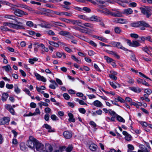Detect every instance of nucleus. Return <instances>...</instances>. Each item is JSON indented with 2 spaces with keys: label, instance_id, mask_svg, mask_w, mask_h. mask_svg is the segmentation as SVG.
I'll list each match as a JSON object with an SVG mask.
<instances>
[{
  "label": "nucleus",
  "instance_id": "nucleus-1",
  "mask_svg": "<svg viewBox=\"0 0 152 152\" xmlns=\"http://www.w3.org/2000/svg\"><path fill=\"white\" fill-rule=\"evenodd\" d=\"M131 26L134 27H142L140 28L141 30H144L145 29V27L147 28L150 27L149 25L144 21H140L134 22L130 24Z\"/></svg>",
  "mask_w": 152,
  "mask_h": 152
},
{
  "label": "nucleus",
  "instance_id": "nucleus-2",
  "mask_svg": "<svg viewBox=\"0 0 152 152\" xmlns=\"http://www.w3.org/2000/svg\"><path fill=\"white\" fill-rule=\"evenodd\" d=\"M98 11L105 15H110L114 17H121L122 16V13L121 12H112L106 8H104L103 10H98Z\"/></svg>",
  "mask_w": 152,
  "mask_h": 152
},
{
  "label": "nucleus",
  "instance_id": "nucleus-3",
  "mask_svg": "<svg viewBox=\"0 0 152 152\" xmlns=\"http://www.w3.org/2000/svg\"><path fill=\"white\" fill-rule=\"evenodd\" d=\"M16 24L10 23L9 27L17 30L24 29L25 28L23 23L21 22L15 21Z\"/></svg>",
  "mask_w": 152,
  "mask_h": 152
},
{
  "label": "nucleus",
  "instance_id": "nucleus-4",
  "mask_svg": "<svg viewBox=\"0 0 152 152\" xmlns=\"http://www.w3.org/2000/svg\"><path fill=\"white\" fill-rule=\"evenodd\" d=\"M140 9L141 10V12L143 15H145L147 18H149L152 15V11L148 7L145 8L140 7Z\"/></svg>",
  "mask_w": 152,
  "mask_h": 152
},
{
  "label": "nucleus",
  "instance_id": "nucleus-5",
  "mask_svg": "<svg viewBox=\"0 0 152 152\" xmlns=\"http://www.w3.org/2000/svg\"><path fill=\"white\" fill-rule=\"evenodd\" d=\"M13 10H14V13L17 16L21 17L23 15H27L28 14L26 12L18 9Z\"/></svg>",
  "mask_w": 152,
  "mask_h": 152
},
{
  "label": "nucleus",
  "instance_id": "nucleus-6",
  "mask_svg": "<svg viewBox=\"0 0 152 152\" xmlns=\"http://www.w3.org/2000/svg\"><path fill=\"white\" fill-rule=\"evenodd\" d=\"M35 145L37 151H40L44 149V145L37 140H36Z\"/></svg>",
  "mask_w": 152,
  "mask_h": 152
},
{
  "label": "nucleus",
  "instance_id": "nucleus-7",
  "mask_svg": "<svg viewBox=\"0 0 152 152\" xmlns=\"http://www.w3.org/2000/svg\"><path fill=\"white\" fill-rule=\"evenodd\" d=\"M36 140H37L34 139L33 141L31 140L28 141L27 144V146L31 148H34L35 145Z\"/></svg>",
  "mask_w": 152,
  "mask_h": 152
},
{
  "label": "nucleus",
  "instance_id": "nucleus-8",
  "mask_svg": "<svg viewBox=\"0 0 152 152\" xmlns=\"http://www.w3.org/2000/svg\"><path fill=\"white\" fill-rule=\"evenodd\" d=\"M129 89L132 91L136 93H140L141 92L142 89L138 87H130Z\"/></svg>",
  "mask_w": 152,
  "mask_h": 152
},
{
  "label": "nucleus",
  "instance_id": "nucleus-9",
  "mask_svg": "<svg viewBox=\"0 0 152 152\" xmlns=\"http://www.w3.org/2000/svg\"><path fill=\"white\" fill-rule=\"evenodd\" d=\"M89 20L92 21L101 22L102 20V19L96 16L93 15L89 18Z\"/></svg>",
  "mask_w": 152,
  "mask_h": 152
},
{
  "label": "nucleus",
  "instance_id": "nucleus-10",
  "mask_svg": "<svg viewBox=\"0 0 152 152\" xmlns=\"http://www.w3.org/2000/svg\"><path fill=\"white\" fill-rule=\"evenodd\" d=\"M34 75L38 80H41L44 82L46 81V79L44 77L41 76L39 74L35 73Z\"/></svg>",
  "mask_w": 152,
  "mask_h": 152
},
{
  "label": "nucleus",
  "instance_id": "nucleus-11",
  "mask_svg": "<svg viewBox=\"0 0 152 152\" xmlns=\"http://www.w3.org/2000/svg\"><path fill=\"white\" fill-rule=\"evenodd\" d=\"M70 22L74 25H78L82 28H84L83 26L81 25L82 23L80 20H71Z\"/></svg>",
  "mask_w": 152,
  "mask_h": 152
},
{
  "label": "nucleus",
  "instance_id": "nucleus-12",
  "mask_svg": "<svg viewBox=\"0 0 152 152\" xmlns=\"http://www.w3.org/2000/svg\"><path fill=\"white\" fill-rule=\"evenodd\" d=\"M122 133L125 136V139L126 140L130 141L131 140L132 137L126 131H123Z\"/></svg>",
  "mask_w": 152,
  "mask_h": 152
},
{
  "label": "nucleus",
  "instance_id": "nucleus-13",
  "mask_svg": "<svg viewBox=\"0 0 152 152\" xmlns=\"http://www.w3.org/2000/svg\"><path fill=\"white\" fill-rule=\"evenodd\" d=\"M132 10L130 8H128L124 10L122 13L126 15H128L132 14Z\"/></svg>",
  "mask_w": 152,
  "mask_h": 152
},
{
  "label": "nucleus",
  "instance_id": "nucleus-14",
  "mask_svg": "<svg viewBox=\"0 0 152 152\" xmlns=\"http://www.w3.org/2000/svg\"><path fill=\"white\" fill-rule=\"evenodd\" d=\"M83 28H85V29H79V31L82 33L88 34H90L91 33V30L85 27Z\"/></svg>",
  "mask_w": 152,
  "mask_h": 152
},
{
  "label": "nucleus",
  "instance_id": "nucleus-15",
  "mask_svg": "<svg viewBox=\"0 0 152 152\" xmlns=\"http://www.w3.org/2000/svg\"><path fill=\"white\" fill-rule=\"evenodd\" d=\"M63 135L64 137L66 139H70L72 137L71 133L67 131L64 132Z\"/></svg>",
  "mask_w": 152,
  "mask_h": 152
},
{
  "label": "nucleus",
  "instance_id": "nucleus-16",
  "mask_svg": "<svg viewBox=\"0 0 152 152\" xmlns=\"http://www.w3.org/2000/svg\"><path fill=\"white\" fill-rule=\"evenodd\" d=\"M43 127H45L46 129H48V132H54V129H52L51 127L49 125L47 124H45L42 126Z\"/></svg>",
  "mask_w": 152,
  "mask_h": 152
},
{
  "label": "nucleus",
  "instance_id": "nucleus-17",
  "mask_svg": "<svg viewBox=\"0 0 152 152\" xmlns=\"http://www.w3.org/2000/svg\"><path fill=\"white\" fill-rule=\"evenodd\" d=\"M97 145L95 144H91L89 146V149L93 152H96V150L97 148Z\"/></svg>",
  "mask_w": 152,
  "mask_h": 152
},
{
  "label": "nucleus",
  "instance_id": "nucleus-18",
  "mask_svg": "<svg viewBox=\"0 0 152 152\" xmlns=\"http://www.w3.org/2000/svg\"><path fill=\"white\" fill-rule=\"evenodd\" d=\"M45 151L46 152H51L53 148L51 145L49 144H46L45 146Z\"/></svg>",
  "mask_w": 152,
  "mask_h": 152
},
{
  "label": "nucleus",
  "instance_id": "nucleus-19",
  "mask_svg": "<svg viewBox=\"0 0 152 152\" xmlns=\"http://www.w3.org/2000/svg\"><path fill=\"white\" fill-rule=\"evenodd\" d=\"M93 104L95 106L99 107H101L103 105L102 103L98 100H96L94 101Z\"/></svg>",
  "mask_w": 152,
  "mask_h": 152
},
{
  "label": "nucleus",
  "instance_id": "nucleus-20",
  "mask_svg": "<svg viewBox=\"0 0 152 152\" xmlns=\"http://www.w3.org/2000/svg\"><path fill=\"white\" fill-rule=\"evenodd\" d=\"M51 23L52 24L54 25L59 26H62L64 27H66V26L65 24L64 23H61L60 22L52 21L51 22Z\"/></svg>",
  "mask_w": 152,
  "mask_h": 152
},
{
  "label": "nucleus",
  "instance_id": "nucleus-21",
  "mask_svg": "<svg viewBox=\"0 0 152 152\" xmlns=\"http://www.w3.org/2000/svg\"><path fill=\"white\" fill-rule=\"evenodd\" d=\"M116 47H117L118 48L122 49L124 51H131V50H129L126 48L123 47L121 43L120 42H117V46H116Z\"/></svg>",
  "mask_w": 152,
  "mask_h": 152
},
{
  "label": "nucleus",
  "instance_id": "nucleus-22",
  "mask_svg": "<svg viewBox=\"0 0 152 152\" xmlns=\"http://www.w3.org/2000/svg\"><path fill=\"white\" fill-rule=\"evenodd\" d=\"M106 52L109 54L113 55L118 59L120 58V56L115 52L107 50L106 51Z\"/></svg>",
  "mask_w": 152,
  "mask_h": 152
},
{
  "label": "nucleus",
  "instance_id": "nucleus-23",
  "mask_svg": "<svg viewBox=\"0 0 152 152\" xmlns=\"http://www.w3.org/2000/svg\"><path fill=\"white\" fill-rule=\"evenodd\" d=\"M68 115L69 117L68 120L72 122H75V119L74 118L73 114L71 113H69L68 114Z\"/></svg>",
  "mask_w": 152,
  "mask_h": 152
},
{
  "label": "nucleus",
  "instance_id": "nucleus-24",
  "mask_svg": "<svg viewBox=\"0 0 152 152\" xmlns=\"http://www.w3.org/2000/svg\"><path fill=\"white\" fill-rule=\"evenodd\" d=\"M28 33L30 35H35L37 37H40L41 36V35L39 33H36L35 31H29L28 32Z\"/></svg>",
  "mask_w": 152,
  "mask_h": 152
},
{
  "label": "nucleus",
  "instance_id": "nucleus-25",
  "mask_svg": "<svg viewBox=\"0 0 152 152\" xmlns=\"http://www.w3.org/2000/svg\"><path fill=\"white\" fill-rule=\"evenodd\" d=\"M4 18H7L12 19L15 21L17 20H16V17L13 15H6L5 16Z\"/></svg>",
  "mask_w": 152,
  "mask_h": 152
},
{
  "label": "nucleus",
  "instance_id": "nucleus-26",
  "mask_svg": "<svg viewBox=\"0 0 152 152\" xmlns=\"http://www.w3.org/2000/svg\"><path fill=\"white\" fill-rule=\"evenodd\" d=\"M9 96V95L7 93H4L2 94L1 99L3 102L7 100V98Z\"/></svg>",
  "mask_w": 152,
  "mask_h": 152
},
{
  "label": "nucleus",
  "instance_id": "nucleus-27",
  "mask_svg": "<svg viewBox=\"0 0 152 152\" xmlns=\"http://www.w3.org/2000/svg\"><path fill=\"white\" fill-rule=\"evenodd\" d=\"M104 58L107 63H111L112 61H114V60L113 59L107 56H104Z\"/></svg>",
  "mask_w": 152,
  "mask_h": 152
},
{
  "label": "nucleus",
  "instance_id": "nucleus-28",
  "mask_svg": "<svg viewBox=\"0 0 152 152\" xmlns=\"http://www.w3.org/2000/svg\"><path fill=\"white\" fill-rule=\"evenodd\" d=\"M140 44L136 41H132V46L134 47H137L140 46Z\"/></svg>",
  "mask_w": 152,
  "mask_h": 152
},
{
  "label": "nucleus",
  "instance_id": "nucleus-29",
  "mask_svg": "<svg viewBox=\"0 0 152 152\" xmlns=\"http://www.w3.org/2000/svg\"><path fill=\"white\" fill-rule=\"evenodd\" d=\"M73 146L72 144L69 145L66 148V151L67 152H70L72 150Z\"/></svg>",
  "mask_w": 152,
  "mask_h": 152
},
{
  "label": "nucleus",
  "instance_id": "nucleus-30",
  "mask_svg": "<svg viewBox=\"0 0 152 152\" xmlns=\"http://www.w3.org/2000/svg\"><path fill=\"white\" fill-rule=\"evenodd\" d=\"M82 25H83L84 27H88L91 28H93L94 26L93 24L89 23H82Z\"/></svg>",
  "mask_w": 152,
  "mask_h": 152
},
{
  "label": "nucleus",
  "instance_id": "nucleus-31",
  "mask_svg": "<svg viewBox=\"0 0 152 152\" xmlns=\"http://www.w3.org/2000/svg\"><path fill=\"white\" fill-rule=\"evenodd\" d=\"M117 119L120 122L123 123H124L125 122V120L122 117L118 115H117Z\"/></svg>",
  "mask_w": 152,
  "mask_h": 152
},
{
  "label": "nucleus",
  "instance_id": "nucleus-32",
  "mask_svg": "<svg viewBox=\"0 0 152 152\" xmlns=\"http://www.w3.org/2000/svg\"><path fill=\"white\" fill-rule=\"evenodd\" d=\"M14 86V91L17 94H19L20 92V90L19 89L17 85H15Z\"/></svg>",
  "mask_w": 152,
  "mask_h": 152
},
{
  "label": "nucleus",
  "instance_id": "nucleus-33",
  "mask_svg": "<svg viewBox=\"0 0 152 152\" xmlns=\"http://www.w3.org/2000/svg\"><path fill=\"white\" fill-rule=\"evenodd\" d=\"M45 33L50 35H54L55 34L54 32L50 30H48L45 31Z\"/></svg>",
  "mask_w": 152,
  "mask_h": 152
},
{
  "label": "nucleus",
  "instance_id": "nucleus-34",
  "mask_svg": "<svg viewBox=\"0 0 152 152\" xmlns=\"http://www.w3.org/2000/svg\"><path fill=\"white\" fill-rule=\"evenodd\" d=\"M49 43L50 45H53L56 48L58 47L59 46V45L58 44L52 41H49Z\"/></svg>",
  "mask_w": 152,
  "mask_h": 152
},
{
  "label": "nucleus",
  "instance_id": "nucleus-35",
  "mask_svg": "<svg viewBox=\"0 0 152 152\" xmlns=\"http://www.w3.org/2000/svg\"><path fill=\"white\" fill-rule=\"evenodd\" d=\"M114 31L116 34H120L121 32V30L118 27H116L115 28Z\"/></svg>",
  "mask_w": 152,
  "mask_h": 152
},
{
  "label": "nucleus",
  "instance_id": "nucleus-36",
  "mask_svg": "<svg viewBox=\"0 0 152 152\" xmlns=\"http://www.w3.org/2000/svg\"><path fill=\"white\" fill-rule=\"evenodd\" d=\"M2 68L4 69L7 72H8L10 69H12L10 66L9 64L7 65L6 66H3Z\"/></svg>",
  "mask_w": 152,
  "mask_h": 152
},
{
  "label": "nucleus",
  "instance_id": "nucleus-37",
  "mask_svg": "<svg viewBox=\"0 0 152 152\" xmlns=\"http://www.w3.org/2000/svg\"><path fill=\"white\" fill-rule=\"evenodd\" d=\"M115 102L119 101L122 103L125 102V100L120 96H118L117 99L115 98Z\"/></svg>",
  "mask_w": 152,
  "mask_h": 152
},
{
  "label": "nucleus",
  "instance_id": "nucleus-38",
  "mask_svg": "<svg viewBox=\"0 0 152 152\" xmlns=\"http://www.w3.org/2000/svg\"><path fill=\"white\" fill-rule=\"evenodd\" d=\"M69 32L66 31H61L59 33V34L62 36H65L69 34Z\"/></svg>",
  "mask_w": 152,
  "mask_h": 152
},
{
  "label": "nucleus",
  "instance_id": "nucleus-39",
  "mask_svg": "<svg viewBox=\"0 0 152 152\" xmlns=\"http://www.w3.org/2000/svg\"><path fill=\"white\" fill-rule=\"evenodd\" d=\"M59 19L62 21L65 22L67 23H69L70 22V19H67L65 18H59Z\"/></svg>",
  "mask_w": 152,
  "mask_h": 152
},
{
  "label": "nucleus",
  "instance_id": "nucleus-40",
  "mask_svg": "<svg viewBox=\"0 0 152 152\" xmlns=\"http://www.w3.org/2000/svg\"><path fill=\"white\" fill-rule=\"evenodd\" d=\"M116 21L120 23H125V20L122 18H118L116 20Z\"/></svg>",
  "mask_w": 152,
  "mask_h": 152
},
{
  "label": "nucleus",
  "instance_id": "nucleus-41",
  "mask_svg": "<svg viewBox=\"0 0 152 152\" xmlns=\"http://www.w3.org/2000/svg\"><path fill=\"white\" fill-rule=\"evenodd\" d=\"M71 58H72L75 61H76V62L78 63H81V61L80 60H79L77 58H76L74 56H71Z\"/></svg>",
  "mask_w": 152,
  "mask_h": 152
},
{
  "label": "nucleus",
  "instance_id": "nucleus-42",
  "mask_svg": "<svg viewBox=\"0 0 152 152\" xmlns=\"http://www.w3.org/2000/svg\"><path fill=\"white\" fill-rule=\"evenodd\" d=\"M127 147L128 148V150H129L130 151H132L134 150V146L132 145H128Z\"/></svg>",
  "mask_w": 152,
  "mask_h": 152
},
{
  "label": "nucleus",
  "instance_id": "nucleus-43",
  "mask_svg": "<svg viewBox=\"0 0 152 152\" xmlns=\"http://www.w3.org/2000/svg\"><path fill=\"white\" fill-rule=\"evenodd\" d=\"M1 29L4 31H9V29L6 27V26L3 25L1 26L0 27Z\"/></svg>",
  "mask_w": 152,
  "mask_h": 152
},
{
  "label": "nucleus",
  "instance_id": "nucleus-44",
  "mask_svg": "<svg viewBox=\"0 0 152 152\" xmlns=\"http://www.w3.org/2000/svg\"><path fill=\"white\" fill-rule=\"evenodd\" d=\"M20 149L22 151H25L26 150V148L25 147V145L24 143H20Z\"/></svg>",
  "mask_w": 152,
  "mask_h": 152
},
{
  "label": "nucleus",
  "instance_id": "nucleus-45",
  "mask_svg": "<svg viewBox=\"0 0 152 152\" xmlns=\"http://www.w3.org/2000/svg\"><path fill=\"white\" fill-rule=\"evenodd\" d=\"M53 13L58 15L63 16L64 15V12H59L57 11H54Z\"/></svg>",
  "mask_w": 152,
  "mask_h": 152
},
{
  "label": "nucleus",
  "instance_id": "nucleus-46",
  "mask_svg": "<svg viewBox=\"0 0 152 152\" xmlns=\"http://www.w3.org/2000/svg\"><path fill=\"white\" fill-rule=\"evenodd\" d=\"M89 124L91 125L92 127H93L94 129H95L96 127V123L93 121H91L89 123Z\"/></svg>",
  "mask_w": 152,
  "mask_h": 152
},
{
  "label": "nucleus",
  "instance_id": "nucleus-47",
  "mask_svg": "<svg viewBox=\"0 0 152 152\" xmlns=\"http://www.w3.org/2000/svg\"><path fill=\"white\" fill-rule=\"evenodd\" d=\"M4 121V124H6L7 123H8L10 121V119L8 117H4L3 118Z\"/></svg>",
  "mask_w": 152,
  "mask_h": 152
},
{
  "label": "nucleus",
  "instance_id": "nucleus-48",
  "mask_svg": "<svg viewBox=\"0 0 152 152\" xmlns=\"http://www.w3.org/2000/svg\"><path fill=\"white\" fill-rule=\"evenodd\" d=\"M83 10L89 13L91 12V10L88 7H85L83 8Z\"/></svg>",
  "mask_w": 152,
  "mask_h": 152
},
{
  "label": "nucleus",
  "instance_id": "nucleus-49",
  "mask_svg": "<svg viewBox=\"0 0 152 152\" xmlns=\"http://www.w3.org/2000/svg\"><path fill=\"white\" fill-rule=\"evenodd\" d=\"M109 114L112 116H115L116 115H117V114H116L115 113L113 110H112L111 109H109Z\"/></svg>",
  "mask_w": 152,
  "mask_h": 152
},
{
  "label": "nucleus",
  "instance_id": "nucleus-50",
  "mask_svg": "<svg viewBox=\"0 0 152 152\" xmlns=\"http://www.w3.org/2000/svg\"><path fill=\"white\" fill-rule=\"evenodd\" d=\"M50 118L53 121H57L58 120L57 117L55 115H52L51 116Z\"/></svg>",
  "mask_w": 152,
  "mask_h": 152
},
{
  "label": "nucleus",
  "instance_id": "nucleus-51",
  "mask_svg": "<svg viewBox=\"0 0 152 152\" xmlns=\"http://www.w3.org/2000/svg\"><path fill=\"white\" fill-rule=\"evenodd\" d=\"M63 96L64 99L66 100H68L70 98V96L67 93H65L63 94Z\"/></svg>",
  "mask_w": 152,
  "mask_h": 152
},
{
  "label": "nucleus",
  "instance_id": "nucleus-52",
  "mask_svg": "<svg viewBox=\"0 0 152 152\" xmlns=\"http://www.w3.org/2000/svg\"><path fill=\"white\" fill-rule=\"evenodd\" d=\"M26 25L27 26L31 27L33 26V22L30 21H28L26 23Z\"/></svg>",
  "mask_w": 152,
  "mask_h": 152
},
{
  "label": "nucleus",
  "instance_id": "nucleus-53",
  "mask_svg": "<svg viewBox=\"0 0 152 152\" xmlns=\"http://www.w3.org/2000/svg\"><path fill=\"white\" fill-rule=\"evenodd\" d=\"M6 87L7 88L9 89H11L13 88V86L12 84H7L6 85Z\"/></svg>",
  "mask_w": 152,
  "mask_h": 152
},
{
  "label": "nucleus",
  "instance_id": "nucleus-54",
  "mask_svg": "<svg viewBox=\"0 0 152 152\" xmlns=\"http://www.w3.org/2000/svg\"><path fill=\"white\" fill-rule=\"evenodd\" d=\"M79 111L81 113L84 114L86 112V110L84 108H80L79 109Z\"/></svg>",
  "mask_w": 152,
  "mask_h": 152
},
{
  "label": "nucleus",
  "instance_id": "nucleus-55",
  "mask_svg": "<svg viewBox=\"0 0 152 152\" xmlns=\"http://www.w3.org/2000/svg\"><path fill=\"white\" fill-rule=\"evenodd\" d=\"M34 45V50L35 52H37L38 51V49L39 48V44L37 43H35Z\"/></svg>",
  "mask_w": 152,
  "mask_h": 152
},
{
  "label": "nucleus",
  "instance_id": "nucleus-56",
  "mask_svg": "<svg viewBox=\"0 0 152 152\" xmlns=\"http://www.w3.org/2000/svg\"><path fill=\"white\" fill-rule=\"evenodd\" d=\"M137 4L134 2H133L130 3L129 4V6L133 7H135L137 6Z\"/></svg>",
  "mask_w": 152,
  "mask_h": 152
},
{
  "label": "nucleus",
  "instance_id": "nucleus-57",
  "mask_svg": "<svg viewBox=\"0 0 152 152\" xmlns=\"http://www.w3.org/2000/svg\"><path fill=\"white\" fill-rule=\"evenodd\" d=\"M145 92L149 95L152 93V91L150 89H146L145 90Z\"/></svg>",
  "mask_w": 152,
  "mask_h": 152
},
{
  "label": "nucleus",
  "instance_id": "nucleus-58",
  "mask_svg": "<svg viewBox=\"0 0 152 152\" xmlns=\"http://www.w3.org/2000/svg\"><path fill=\"white\" fill-rule=\"evenodd\" d=\"M130 36L134 38L137 39L139 37L138 35L136 34H130Z\"/></svg>",
  "mask_w": 152,
  "mask_h": 152
},
{
  "label": "nucleus",
  "instance_id": "nucleus-59",
  "mask_svg": "<svg viewBox=\"0 0 152 152\" xmlns=\"http://www.w3.org/2000/svg\"><path fill=\"white\" fill-rule=\"evenodd\" d=\"M109 77L112 79L116 80H117V77L115 75H109Z\"/></svg>",
  "mask_w": 152,
  "mask_h": 152
},
{
  "label": "nucleus",
  "instance_id": "nucleus-60",
  "mask_svg": "<svg viewBox=\"0 0 152 152\" xmlns=\"http://www.w3.org/2000/svg\"><path fill=\"white\" fill-rule=\"evenodd\" d=\"M45 113H50L51 111V110L49 107H46L45 109Z\"/></svg>",
  "mask_w": 152,
  "mask_h": 152
},
{
  "label": "nucleus",
  "instance_id": "nucleus-61",
  "mask_svg": "<svg viewBox=\"0 0 152 152\" xmlns=\"http://www.w3.org/2000/svg\"><path fill=\"white\" fill-rule=\"evenodd\" d=\"M95 53L92 50H90L88 52V55L90 56H92Z\"/></svg>",
  "mask_w": 152,
  "mask_h": 152
},
{
  "label": "nucleus",
  "instance_id": "nucleus-62",
  "mask_svg": "<svg viewBox=\"0 0 152 152\" xmlns=\"http://www.w3.org/2000/svg\"><path fill=\"white\" fill-rule=\"evenodd\" d=\"M5 108L9 110L12 107V106L10 104H7L5 105Z\"/></svg>",
  "mask_w": 152,
  "mask_h": 152
},
{
  "label": "nucleus",
  "instance_id": "nucleus-63",
  "mask_svg": "<svg viewBox=\"0 0 152 152\" xmlns=\"http://www.w3.org/2000/svg\"><path fill=\"white\" fill-rule=\"evenodd\" d=\"M52 26V25L50 24H45L43 26V27L45 28H50Z\"/></svg>",
  "mask_w": 152,
  "mask_h": 152
},
{
  "label": "nucleus",
  "instance_id": "nucleus-64",
  "mask_svg": "<svg viewBox=\"0 0 152 152\" xmlns=\"http://www.w3.org/2000/svg\"><path fill=\"white\" fill-rule=\"evenodd\" d=\"M50 115L48 114H46L45 115L44 118L46 121H48L49 119Z\"/></svg>",
  "mask_w": 152,
  "mask_h": 152
}]
</instances>
